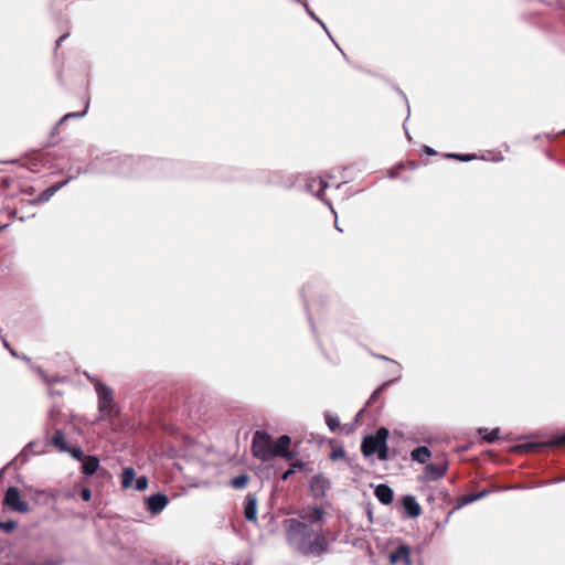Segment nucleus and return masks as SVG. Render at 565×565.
Wrapping results in <instances>:
<instances>
[{
    "label": "nucleus",
    "mask_w": 565,
    "mask_h": 565,
    "mask_svg": "<svg viewBox=\"0 0 565 565\" xmlns=\"http://www.w3.org/2000/svg\"><path fill=\"white\" fill-rule=\"evenodd\" d=\"M326 511L307 507L297 511V518L282 521L287 545L303 556H321L328 552L329 531L323 527Z\"/></svg>",
    "instance_id": "obj_1"
},
{
    "label": "nucleus",
    "mask_w": 565,
    "mask_h": 565,
    "mask_svg": "<svg viewBox=\"0 0 565 565\" xmlns=\"http://www.w3.org/2000/svg\"><path fill=\"white\" fill-rule=\"evenodd\" d=\"M388 430L381 426L374 435H367L363 438L361 444V451L364 457L377 455L379 460L385 461L388 459L387 438Z\"/></svg>",
    "instance_id": "obj_2"
},
{
    "label": "nucleus",
    "mask_w": 565,
    "mask_h": 565,
    "mask_svg": "<svg viewBox=\"0 0 565 565\" xmlns=\"http://www.w3.org/2000/svg\"><path fill=\"white\" fill-rule=\"evenodd\" d=\"M252 451L256 458L263 461L275 458L274 440L270 435L263 430H257L253 437Z\"/></svg>",
    "instance_id": "obj_3"
},
{
    "label": "nucleus",
    "mask_w": 565,
    "mask_h": 565,
    "mask_svg": "<svg viewBox=\"0 0 565 565\" xmlns=\"http://www.w3.org/2000/svg\"><path fill=\"white\" fill-rule=\"evenodd\" d=\"M95 390L98 396L99 419L113 420L118 411L113 402L111 392L106 385L98 381L95 383Z\"/></svg>",
    "instance_id": "obj_4"
},
{
    "label": "nucleus",
    "mask_w": 565,
    "mask_h": 565,
    "mask_svg": "<svg viewBox=\"0 0 565 565\" xmlns=\"http://www.w3.org/2000/svg\"><path fill=\"white\" fill-rule=\"evenodd\" d=\"M565 445V433L559 436H553L546 441H527L520 445L514 446V450L518 452H534L537 450H541L542 448L546 446H561Z\"/></svg>",
    "instance_id": "obj_5"
},
{
    "label": "nucleus",
    "mask_w": 565,
    "mask_h": 565,
    "mask_svg": "<svg viewBox=\"0 0 565 565\" xmlns=\"http://www.w3.org/2000/svg\"><path fill=\"white\" fill-rule=\"evenodd\" d=\"M3 503L19 513H26L29 511V504L22 500L20 491L15 487L8 488L4 493Z\"/></svg>",
    "instance_id": "obj_6"
},
{
    "label": "nucleus",
    "mask_w": 565,
    "mask_h": 565,
    "mask_svg": "<svg viewBox=\"0 0 565 565\" xmlns=\"http://www.w3.org/2000/svg\"><path fill=\"white\" fill-rule=\"evenodd\" d=\"M447 472L446 463H427L419 476L420 482H430L441 479Z\"/></svg>",
    "instance_id": "obj_7"
},
{
    "label": "nucleus",
    "mask_w": 565,
    "mask_h": 565,
    "mask_svg": "<svg viewBox=\"0 0 565 565\" xmlns=\"http://www.w3.org/2000/svg\"><path fill=\"white\" fill-rule=\"evenodd\" d=\"M329 186V183L327 180L322 177L317 178H310L307 181V190L315 194L317 198L321 199L332 211L333 214H335L331 203L322 196L323 191Z\"/></svg>",
    "instance_id": "obj_8"
},
{
    "label": "nucleus",
    "mask_w": 565,
    "mask_h": 565,
    "mask_svg": "<svg viewBox=\"0 0 565 565\" xmlns=\"http://www.w3.org/2000/svg\"><path fill=\"white\" fill-rule=\"evenodd\" d=\"M168 504L169 498L161 492L150 495L146 501L147 511H149L152 515L160 514Z\"/></svg>",
    "instance_id": "obj_9"
},
{
    "label": "nucleus",
    "mask_w": 565,
    "mask_h": 565,
    "mask_svg": "<svg viewBox=\"0 0 565 565\" xmlns=\"http://www.w3.org/2000/svg\"><path fill=\"white\" fill-rule=\"evenodd\" d=\"M291 438L288 435H282L274 441L276 457H282L291 460L295 457V452L289 450Z\"/></svg>",
    "instance_id": "obj_10"
},
{
    "label": "nucleus",
    "mask_w": 565,
    "mask_h": 565,
    "mask_svg": "<svg viewBox=\"0 0 565 565\" xmlns=\"http://www.w3.org/2000/svg\"><path fill=\"white\" fill-rule=\"evenodd\" d=\"M388 557L392 564L412 565L411 548L407 545H399L396 550L390 553Z\"/></svg>",
    "instance_id": "obj_11"
},
{
    "label": "nucleus",
    "mask_w": 565,
    "mask_h": 565,
    "mask_svg": "<svg viewBox=\"0 0 565 565\" xmlns=\"http://www.w3.org/2000/svg\"><path fill=\"white\" fill-rule=\"evenodd\" d=\"M478 435L489 444H493L502 439H511L508 435H502L499 427L489 429L484 426H481L478 429Z\"/></svg>",
    "instance_id": "obj_12"
},
{
    "label": "nucleus",
    "mask_w": 565,
    "mask_h": 565,
    "mask_svg": "<svg viewBox=\"0 0 565 565\" xmlns=\"http://www.w3.org/2000/svg\"><path fill=\"white\" fill-rule=\"evenodd\" d=\"M310 487L316 497H322L330 488V481L322 475H317L311 478Z\"/></svg>",
    "instance_id": "obj_13"
},
{
    "label": "nucleus",
    "mask_w": 565,
    "mask_h": 565,
    "mask_svg": "<svg viewBox=\"0 0 565 565\" xmlns=\"http://www.w3.org/2000/svg\"><path fill=\"white\" fill-rule=\"evenodd\" d=\"M402 505L411 518H417L422 513V508L413 495H405L402 500Z\"/></svg>",
    "instance_id": "obj_14"
},
{
    "label": "nucleus",
    "mask_w": 565,
    "mask_h": 565,
    "mask_svg": "<svg viewBox=\"0 0 565 565\" xmlns=\"http://www.w3.org/2000/svg\"><path fill=\"white\" fill-rule=\"evenodd\" d=\"M244 515L246 520L255 522L257 520V498L254 494H247L245 500Z\"/></svg>",
    "instance_id": "obj_15"
},
{
    "label": "nucleus",
    "mask_w": 565,
    "mask_h": 565,
    "mask_svg": "<svg viewBox=\"0 0 565 565\" xmlns=\"http://www.w3.org/2000/svg\"><path fill=\"white\" fill-rule=\"evenodd\" d=\"M431 458V451L426 446L416 447L411 451V459L420 465H427L428 460Z\"/></svg>",
    "instance_id": "obj_16"
},
{
    "label": "nucleus",
    "mask_w": 565,
    "mask_h": 565,
    "mask_svg": "<svg viewBox=\"0 0 565 565\" xmlns=\"http://www.w3.org/2000/svg\"><path fill=\"white\" fill-rule=\"evenodd\" d=\"M374 493L377 500L383 504H390L394 498L393 490L387 484L384 483L379 484L375 488Z\"/></svg>",
    "instance_id": "obj_17"
},
{
    "label": "nucleus",
    "mask_w": 565,
    "mask_h": 565,
    "mask_svg": "<svg viewBox=\"0 0 565 565\" xmlns=\"http://www.w3.org/2000/svg\"><path fill=\"white\" fill-rule=\"evenodd\" d=\"M99 468V459L95 456H86L82 461V472L86 476L94 475Z\"/></svg>",
    "instance_id": "obj_18"
},
{
    "label": "nucleus",
    "mask_w": 565,
    "mask_h": 565,
    "mask_svg": "<svg viewBox=\"0 0 565 565\" xmlns=\"http://www.w3.org/2000/svg\"><path fill=\"white\" fill-rule=\"evenodd\" d=\"M51 445H53L55 448L58 449V451L61 452H66L70 450V447L67 445V441H66V438H65V435L61 431V430H57L54 436L51 438Z\"/></svg>",
    "instance_id": "obj_19"
},
{
    "label": "nucleus",
    "mask_w": 565,
    "mask_h": 565,
    "mask_svg": "<svg viewBox=\"0 0 565 565\" xmlns=\"http://www.w3.org/2000/svg\"><path fill=\"white\" fill-rule=\"evenodd\" d=\"M136 479V471L132 467H126L121 473V487L124 489H129L134 486V480Z\"/></svg>",
    "instance_id": "obj_20"
},
{
    "label": "nucleus",
    "mask_w": 565,
    "mask_h": 565,
    "mask_svg": "<svg viewBox=\"0 0 565 565\" xmlns=\"http://www.w3.org/2000/svg\"><path fill=\"white\" fill-rule=\"evenodd\" d=\"M67 181H63L61 183L54 184L50 188H47L44 192L40 195V201H47L52 195H54L60 189H62Z\"/></svg>",
    "instance_id": "obj_21"
},
{
    "label": "nucleus",
    "mask_w": 565,
    "mask_h": 565,
    "mask_svg": "<svg viewBox=\"0 0 565 565\" xmlns=\"http://www.w3.org/2000/svg\"><path fill=\"white\" fill-rule=\"evenodd\" d=\"M488 494V491L483 490L479 493H476V494H467V495H463L460 498V503L461 504H470L477 500H480L482 498H484L486 495Z\"/></svg>",
    "instance_id": "obj_22"
},
{
    "label": "nucleus",
    "mask_w": 565,
    "mask_h": 565,
    "mask_svg": "<svg viewBox=\"0 0 565 565\" xmlns=\"http://www.w3.org/2000/svg\"><path fill=\"white\" fill-rule=\"evenodd\" d=\"M248 482V476L247 475H239L231 480V484L235 489H243L246 487Z\"/></svg>",
    "instance_id": "obj_23"
},
{
    "label": "nucleus",
    "mask_w": 565,
    "mask_h": 565,
    "mask_svg": "<svg viewBox=\"0 0 565 565\" xmlns=\"http://www.w3.org/2000/svg\"><path fill=\"white\" fill-rule=\"evenodd\" d=\"M148 478L146 476H140L136 479L135 486H132L137 491H145L148 488Z\"/></svg>",
    "instance_id": "obj_24"
},
{
    "label": "nucleus",
    "mask_w": 565,
    "mask_h": 565,
    "mask_svg": "<svg viewBox=\"0 0 565 565\" xmlns=\"http://www.w3.org/2000/svg\"><path fill=\"white\" fill-rule=\"evenodd\" d=\"M87 108H88V103L86 104L85 109L83 111H81V113H68V114L64 115L60 119V124H62L63 121H65V120H67L70 118H81V117H84L86 115Z\"/></svg>",
    "instance_id": "obj_25"
},
{
    "label": "nucleus",
    "mask_w": 565,
    "mask_h": 565,
    "mask_svg": "<svg viewBox=\"0 0 565 565\" xmlns=\"http://www.w3.org/2000/svg\"><path fill=\"white\" fill-rule=\"evenodd\" d=\"M75 460L83 461V459L86 457L83 454V450L79 447H70V450L67 451Z\"/></svg>",
    "instance_id": "obj_26"
},
{
    "label": "nucleus",
    "mask_w": 565,
    "mask_h": 565,
    "mask_svg": "<svg viewBox=\"0 0 565 565\" xmlns=\"http://www.w3.org/2000/svg\"><path fill=\"white\" fill-rule=\"evenodd\" d=\"M17 526H18V523L13 520L6 521V522L0 521V530H3L8 533L13 531L14 529H17Z\"/></svg>",
    "instance_id": "obj_27"
},
{
    "label": "nucleus",
    "mask_w": 565,
    "mask_h": 565,
    "mask_svg": "<svg viewBox=\"0 0 565 565\" xmlns=\"http://www.w3.org/2000/svg\"><path fill=\"white\" fill-rule=\"evenodd\" d=\"M449 158H454V159H458V160H461V161H469V160H472L475 159V156L473 154H457V153H450L448 154Z\"/></svg>",
    "instance_id": "obj_28"
},
{
    "label": "nucleus",
    "mask_w": 565,
    "mask_h": 565,
    "mask_svg": "<svg viewBox=\"0 0 565 565\" xmlns=\"http://www.w3.org/2000/svg\"><path fill=\"white\" fill-rule=\"evenodd\" d=\"M326 424H328V425L340 424V418L338 415L328 413V414H326Z\"/></svg>",
    "instance_id": "obj_29"
},
{
    "label": "nucleus",
    "mask_w": 565,
    "mask_h": 565,
    "mask_svg": "<svg viewBox=\"0 0 565 565\" xmlns=\"http://www.w3.org/2000/svg\"><path fill=\"white\" fill-rule=\"evenodd\" d=\"M305 8H306L307 13L327 31L326 24L315 14V12H312L310 10L308 4H305Z\"/></svg>",
    "instance_id": "obj_30"
},
{
    "label": "nucleus",
    "mask_w": 565,
    "mask_h": 565,
    "mask_svg": "<svg viewBox=\"0 0 565 565\" xmlns=\"http://www.w3.org/2000/svg\"><path fill=\"white\" fill-rule=\"evenodd\" d=\"M345 456V451L343 449H334L331 454H330V458L332 460H338L340 458H343Z\"/></svg>",
    "instance_id": "obj_31"
},
{
    "label": "nucleus",
    "mask_w": 565,
    "mask_h": 565,
    "mask_svg": "<svg viewBox=\"0 0 565 565\" xmlns=\"http://www.w3.org/2000/svg\"><path fill=\"white\" fill-rule=\"evenodd\" d=\"M387 384H388V383H385V384H383L381 387H379L376 391H374V392H373V394L371 395V397H370V399H369V402H367V403H369V404H370V403H373V402L376 399V397L379 396L380 392H381V391H382V390H383Z\"/></svg>",
    "instance_id": "obj_32"
},
{
    "label": "nucleus",
    "mask_w": 565,
    "mask_h": 565,
    "mask_svg": "<svg viewBox=\"0 0 565 565\" xmlns=\"http://www.w3.org/2000/svg\"><path fill=\"white\" fill-rule=\"evenodd\" d=\"M35 445L34 441H30L25 447L24 449L21 451V456H28L30 452H32V448L33 446Z\"/></svg>",
    "instance_id": "obj_33"
},
{
    "label": "nucleus",
    "mask_w": 565,
    "mask_h": 565,
    "mask_svg": "<svg viewBox=\"0 0 565 565\" xmlns=\"http://www.w3.org/2000/svg\"><path fill=\"white\" fill-rule=\"evenodd\" d=\"M81 497L84 501H89L90 500V497H92V493H90V490L87 489V488H84L81 492Z\"/></svg>",
    "instance_id": "obj_34"
},
{
    "label": "nucleus",
    "mask_w": 565,
    "mask_h": 565,
    "mask_svg": "<svg viewBox=\"0 0 565 565\" xmlns=\"http://www.w3.org/2000/svg\"><path fill=\"white\" fill-rule=\"evenodd\" d=\"M295 473V469L294 468H289L288 470H286L282 475H281V480L282 481H286L290 478V476H292Z\"/></svg>",
    "instance_id": "obj_35"
},
{
    "label": "nucleus",
    "mask_w": 565,
    "mask_h": 565,
    "mask_svg": "<svg viewBox=\"0 0 565 565\" xmlns=\"http://www.w3.org/2000/svg\"><path fill=\"white\" fill-rule=\"evenodd\" d=\"M362 414H363V409H362V411H360L359 413H356V415H355V419H354V420H355V424H356L358 422L362 420Z\"/></svg>",
    "instance_id": "obj_36"
},
{
    "label": "nucleus",
    "mask_w": 565,
    "mask_h": 565,
    "mask_svg": "<svg viewBox=\"0 0 565 565\" xmlns=\"http://www.w3.org/2000/svg\"><path fill=\"white\" fill-rule=\"evenodd\" d=\"M424 151H425L427 154H435V151H434L431 148H429L428 146H425V147H424Z\"/></svg>",
    "instance_id": "obj_37"
},
{
    "label": "nucleus",
    "mask_w": 565,
    "mask_h": 565,
    "mask_svg": "<svg viewBox=\"0 0 565 565\" xmlns=\"http://www.w3.org/2000/svg\"><path fill=\"white\" fill-rule=\"evenodd\" d=\"M341 427H342V426H335V425L329 426V428L331 429V431H332V433H338V431H340V428H341Z\"/></svg>",
    "instance_id": "obj_38"
},
{
    "label": "nucleus",
    "mask_w": 565,
    "mask_h": 565,
    "mask_svg": "<svg viewBox=\"0 0 565 565\" xmlns=\"http://www.w3.org/2000/svg\"><path fill=\"white\" fill-rule=\"evenodd\" d=\"M302 466H303V465H302V462H295V463L291 466V468H294V469L296 470V469H301V468H302Z\"/></svg>",
    "instance_id": "obj_39"
},
{
    "label": "nucleus",
    "mask_w": 565,
    "mask_h": 565,
    "mask_svg": "<svg viewBox=\"0 0 565 565\" xmlns=\"http://www.w3.org/2000/svg\"><path fill=\"white\" fill-rule=\"evenodd\" d=\"M36 372L44 379V381H47L46 377H45V374H44V372H43V370L41 367H38Z\"/></svg>",
    "instance_id": "obj_40"
},
{
    "label": "nucleus",
    "mask_w": 565,
    "mask_h": 565,
    "mask_svg": "<svg viewBox=\"0 0 565 565\" xmlns=\"http://www.w3.org/2000/svg\"><path fill=\"white\" fill-rule=\"evenodd\" d=\"M51 419L53 420H60L57 417H54V411L52 409L50 413Z\"/></svg>",
    "instance_id": "obj_41"
},
{
    "label": "nucleus",
    "mask_w": 565,
    "mask_h": 565,
    "mask_svg": "<svg viewBox=\"0 0 565 565\" xmlns=\"http://www.w3.org/2000/svg\"><path fill=\"white\" fill-rule=\"evenodd\" d=\"M65 38H66V34H64V35L60 36V38H58V40H57V45H58L62 41H64V40H65Z\"/></svg>",
    "instance_id": "obj_42"
},
{
    "label": "nucleus",
    "mask_w": 565,
    "mask_h": 565,
    "mask_svg": "<svg viewBox=\"0 0 565 565\" xmlns=\"http://www.w3.org/2000/svg\"><path fill=\"white\" fill-rule=\"evenodd\" d=\"M10 353L13 355V356H18V354L15 353L14 350L10 349Z\"/></svg>",
    "instance_id": "obj_43"
},
{
    "label": "nucleus",
    "mask_w": 565,
    "mask_h": 565,
    "mask_svg": "<svg viewBox=\"0 0 565 565\" xmlns=\"http://www.w3.org/2000/svg\"><path fill=\"white\" fill-rule=\"evenodd\" d=\"M335 228H337L339 232H342V228H340V227L338 226V222H337V221H335Z\"/></svg>",
    "instance_id": "obj_44"
},
{
    "label": "nucleus",
    "mask_w": 565,
    "mask_h": 565,
    "mask_svg": "<svg viewBox=\"0 0 565 565\" xmlns=\"http://www.w3.org/2000/svg\"><path fill=\"white\" fill-rule=\"evenodd\" d=\"M3 344L7 349H10L9 343L7 341H3Z\"/></svg>",
    "instance_id": "obj_45"
},
{
    "label": "nucleus",
    "mask_w": 565,
    "mask_h": 565,
    "mask_svg": "<svg viewBox=\"0 0 565 565\" xmlns=\"http://www.w3.org/2000/svg\"><path fill=\"white\" fill-rule=\"evenodd\" d=\"M22 360H24V361H30V359H29L28 356H25V355H24V356H22Z\"/></svg>",
    "instance_id": "obj_46"
},
{
    "label": "nucleus",
    "mask_w": 565,
    "mask_h": 565,
    "mask_svg": "<svg viewBox=\"0 0 565 565\" xmlns=\"http://www.w3.org/2000/svg\"><path fill=\"white\" fill-rule=\"evenodd\" d=\"M564 480H565L564 478H561V479L554 480L553 482H558V481H564Z\"/></svg>",
    "instance_id": "obj_47"
},
{
    "label": "nucleus",
    "mask_w": 565,
    "mask_h": 565,
    "mask_svg": "<svg viewBox=\"0 0 565 565\" xmlns=\"http://www.w3.org/2000/svg\"><path fill=\"white\" fill-rule=\"evenodd\" d=\"M381 359L386 360V361H391V360H390L388 358H386V356H381Z\"/></svg>",
    "instance_id": "obj_48"
},
{
    "label": "nucleus",
    "mask_w": 565,
    "mask_h": 565,
    "mask_svg": "<svg viewBox=\"0 0 565 565\" xmlns=\"http://www.w3.org/2000/svg\"><path fill=\"white\" fill-rule=\"evenodd\" d=\"M523 438H524L523 436H519V437H516L515 439H523Z\"/></svg>",
    "instance_id": "obj_49"
}]
</instances>
